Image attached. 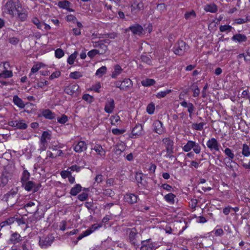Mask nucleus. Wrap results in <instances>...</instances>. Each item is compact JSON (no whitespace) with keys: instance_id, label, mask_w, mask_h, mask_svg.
Segmentation results:
<instances>
[{"instance_id":"1","label":"nucleus","mask_w":250,"mask_h":250,"mask_svg":"<svg viewBox=\"0 0 250 250\" xmlns=\"http://www.w3.org/2000/svg\"><path fill=\"white\" fill-rule=\"evenodd\" d=\"M2 10L21 21H25L28 17V11L22 8L21 3L18 0H8L3 5Z\"/></svg>"},{"instance_id":"2","label":"nucleus","mask_w":250,"mask_h":250,"mask_svg":"<svg viewBox=\"0 0 250 250\" xmlns=\"http://www.w3.org/2000/svg\"><path fill=\"white\" fill-rule=\"evenodd\" d=\"M189 49V46L183 41H179L176 45L174 52L175 54L182 55Z\"/></svg>"},{"instance_id":"3","label":"nucleus","mask_w":250,"mask_h":250,"mask_svg":"<svg viewBox=\"0 0 250 250\" xmlns=\"http://www.w3.org/2000/svg\"><path fill=\"white\" fill-rule=\"evenodd\" d=\"M165 144L167 150V156L169 158L173 157L172 155L173 153V141L169 138H166L162 140Z\"/></svg>"},{"instance_id":"4","label":"nucleus","mask_w":250,"mask_h":250,"mask_svg":"<svg viewBox=\"0 0 250 250\" xmlns=\"http://www.w3.org/2000/svg\"><path fill=\"white\" fill-rule=\"evenodd\" d=\"M54 240V237L52 235H48L40 239L39 245L42 248H46L51 245Z\"/></svg>"},{"instance_id":"5","label":"nucleus","mask_w":250,"mask_h":250,"mask_svg":"<svg viewBox=\"0 0 250 250\" xmlns=\"http://www.w3.org/2000/svg\"><path fill=\"white\" fill-rule=\"evenodd\" d=\"M131 12L133 14H136L138 12L144 9V4L141 0H133V3L130 6Z\"/></svg>"},{"instance_id":"6","label":"nucleus","mask_w":250,"mask_h":250,"mask_svg":"<svg viewBox=\"0 0 250 250\" xmlns=\"http://www.w3.org/2000/svg\"><path fill=\"white\" fill-rule=\"evenodd\" d=\"M51 139V134L47 131H43L42 133L41 139V149L44 150L46 149L47 145V140Z\"/></svg>"},{"instance_id":"7","label":"nucleus","mask_w":250,"mask_h":250,"mask_svg":"<svg viewBox=\"0 0 250 250\" xmlns=\"http://www.w3.org/2000/svg\"><path fill=\"white\" fill-rule=\"evenodd\" d=\"M207 146L210 151H218L219 150L220 145L214 138L209 139L207 142Z\"/></svg>"},{"instance_id":"8","label":"nucleus","mask_w":250,"mask_h":250,"mask_svg":"<svg viewBox=\"0 0 250 250\" xmlns=\"http://www.w3.org/2000/svg\"><path fill=\"white\" fill-rule=\"evenodd\" d=\"M156 245L150 242V239L142 241L140 250H155L157 249Z\"/></svg>"},{"instance_id":"9","label":"nucleus","mask_w":250,"mask_h":250,"mask_svg":"<svg viewBox=\"0 0 250 250\" xmlns=\"http://www.w3.org/2000/svg\"><path fill=\"white\" fill-rule=\"evenodd\" d=\"M23 186H24V188L28 191H33L34 192L38 191L40 188V185H36L34 182L31 181H29L23 183Z\"/></svg>"},{"instance_id":"10","label":"nucleus","mask_w":250,"mask_h":250,"mask_svg":"<svg viewBox=\"0 0 250 250\" xmlns=\"http://www.w3.org/2000/svg\"><path fill=\"white\" fill-rule=\"evenodd\" d=\"M18 191V188H12L7 194V201L9 202L11 205L14 204L18 200L17 198H15L16 195L17 194Z\"/></svg>"},{"instance_id":"11","label":"nucleus","mask_w":250,"mask_h":250,"mask_svg":"<svg viewBox=\"0 0 250 250\" xmlns=\"http://www.w3.org/2000/svg\"><path fill=\"white\" fill-rule=\"evenodd\" d=\"M114 108V100L112 98L108 99L105 103L104 108L105 112L109 114L113 112Z\"/></svg>"},{"instance_id":"12","label":"nucleus","mask_w":250,"mask_h":250,"mask_svg":"<svg viewBox=\"0 0 250 250\" xmlns=\"http://www.w3.org/2000/svg\"><path fill=\"white\" fill-rule=\"evenodd\" d=\"M124 199L126 202L132 205L137 202L138 197L133 193H126L124 196Z\"/></svg>"},{"instance_id":"13","label":"nucleus","mask_w":250,"mask_h":250,"mask_svg":"<svg viewBox=\"0 0 250 250\" xmlns=\"http://www.w3.org/2000/svg\"><path fill=\"white\" fill-rule=\"evenodd\" d=\"M12 175L10 173L7 171H3L0 177V186L4 187L8 182L9 179H11Z\"/></svg>"},{"instance_id":"14","label":"nucleus","mask_w":250,"mask_h":250,"mask_svg":"<svg viewBox=\"0 0 250 250\" xmlns=\"http://www.w3.org/2000/svg\"><path fill=\"white\" fill-rule=\"evenodd\" d=\"M138 233L135 229H132L129 234V242L134 247H138V242L137 240V236Z\"/></svg>"},{"instance_id":"15","label":"nucleus","mask_w":250,"mask_h":250,"mask_svg":"<svg viewBox=\"0 0 250 250\" xmlns=\"http://www.w3.org/2000/svg\"><path fill=\"white\" fill-rule=\"evenodd\" d=\"M129 30L131 31L133 34L140 35L142 33L143 28L141 25L138 24H134L126 29V31Z\"/></svg>"},{"instance_id":"16","label":"nucleus","mask_w":250,"mask_h":250,"mask_svg":"<svg viewBox=\"0 0 250 250\" xmlns=\"http://www.w3.org/2000/svg\"><path fill=\"white\" fill-rule=\"evenodd\" d=\"M93 46L98 48L97 49L100 51V54H104L107 49V46L102 42V41L95 42H93Z\"/></svg>"},{"instance_id":"17","label":"nucleus","mask_w":250,"mask_h":250,"mask_svg":"<svg viewBox=\"0 0 250 250\" xmlns=\"http://www.w3.org/2000/svg\"><path fill=\"white\" fill-rule=\"evenodd\" d=\"M79 88L78 84H71L65 87L64 92L67 94L72 95L78 90Z\"/></svg>"},{"instance_id":"18","label":"nucleus","mask_w":250,"mask_h":250,"mask_svg":"<svg viewBox=\"0 0 250 250\" xmlns=\"http://www.w3.org/2000/svg\"><path fill=\"white\" fill-rule=\"evenodd\" d=\"M153 126L154 131L156 133L162 134L164 132L163 124L161 121L158 120L155 121L153 124Z\"/></svg>"},{"instance_id":"19","label":"nucleus","mask_w":250,"mask_h":250,"mask_svg":"<svg viewBox=\"0 0 250 250\" xmlns=\"http://www.w3.org/2000/svg\"><path fill=\"white\" fill-rule=\"evenodd\" d=\"M87 148V146L84 141H80L74 147V150L78 153L85 151Z\"/></svg>"},{"instance_id":"20","label":"nucleus","mask_w":250,"mask_h":250,"mask_svg":"<svg viewBox=\"0 0 250 250\" xmlns=\"http://www.w3.org/2000/svg\"><path fill=\"white\" fill-rule=\"evenodd\" d=\"M231 39L233 41L241 43L246 42L247 40V37L244 34H236V35L233 36Z\"/></svg>"},{"instance_id":"21","label":"nucleus","mask_w":250,"mask_h":250,"mask_svg":"<svg viewBox=\"0 0 250 250\" xmlns=\"http://www.w3.org/2000/svg\"><path fill=\"white\" fill-rule=\"evenodd\" d=\"M13 102L20 108H23L25 106V104L23 101L17 95L13 96Z\"/></svg>"},{"instance_id":"22","label":"nucleus","mask_w":250,"mask_h":250,"mask_svg":"<svg viewBox=\"0 0 250 250\" xmlns=\"http://www.w3.org/2000/svg\"><path fill=\"white\" fill-rule=\"evenodd\" d=\"M122 86H121L122 90H126L128 88L132 86V82L129 79H125L122 81Z\"/></svg>"},{"instance_id":"23","label":"nucleus","mask_w":250,"mask_h":250,"mask_svg":"<svg viewBox=\"0 0 250 250\" xmlns=\"http://www.w3.org/2000/svg\"><path fill=\"white\" fill-rule=\"evenodd\" d=\"M143 127L141 124H137L133 128L132 130V134L134 136H140L142 134Z\"/></svg>"},{"instance_id":"24","label":"nucleus","mask_w":250,"mask_h":250,"mask_svg":"<svg viewBox=\"0 0 250 250\" xmlns=\"http://www.w3.org/2000/svg\"><path fill=\"white\" fill-rule=\"evenodd\" d=\"M22 240L20 234L15 232L13 233L10 238V241L13 244H15Z\"/></svg>"},{"instance_id":"25","label":"nucleus","mask_w":250,"mask_h":250,"mask_svg":"<svg viewBox=\"0 0 250 250\" xmlns=\"http://www.w3.org/2000/svg\"><path fill=\"white\" fill-rule=\"evenodd\" d=\"M204 10L206 12H209L211 13H215L217 10V6L214 4L211 3L210 4H207L204 7Z\"/></svg>"},{"instance_id":"26","label":"nucleus","mask_w":250,"mask_h":250,"mask_svg":"<svg viewBox=\"0 0 250 250\" xmlns=\"http://www.w3.org/2000/svg\"><path fill=\"white\" fill-rule=\"evenodd\" d=\"M13 72L11 70H5L0 73V79H7L12 77Z\"/></svg>"},{"instance_id":"27","label":"nucleus","mask_w":250,"mask_h":250,"mask_svg":"<svg viewBox=\"0 0 250 250\" xmlns=\"http://www.w3.org/2000/svg\"><path fill=\"white\" fill-rule=\"evenodd\" d=\"M82 186L80 184H77L72 188L70 191V194L72 196H76L82 190Z\"/></svg>"},{"instance_id":"28","label":"nucleus","mask_w":250,"mask_h":250,"mask_svg":"<svg viewBox=\"0 0 250 250\" xmlns=\"http://www.w3.org/2000/svg\"><path fill=\"white\" fill-rule=\"evenodd\" d=\"M30 176V173L26 169H24L21 177V182L22 185H23V183L25 182L29 181L28 180L29 179Z\"/></svg>"},{"instance_id":"29","label":"nucleus","mask_w":250,"mask_h":250,"mask_svg":"<svg viewBox=\"0 0 250 250\" xmlns=\"http://www.w3.org/2000/svg\"><path fill=\"white\" fill-rule=\"evenodd\" d=\"M224 152L225 153V155L228 157L229 160L231 162H233L232 160L234 159L235 155L232 150L229 148H226L224 150Z\"/></svg>"},{"instance_id":"30","label":"nucleus","mask_w":250,"mask_h":250,"mask_svg":"<svg viewBox=\"0 0 250 250\" xmlns=\"http://www.w3.org/2000/svg\"><path fill=\"white\" fill-rule=\"evenodd\" d=\"M42 116L46 119H53L55 118V114L49 109H46L42 111Z\"/></svg>"},{"instance_id":"31","label":"nucleus","mask_w":250,"mask_h":250,"mask_svg":"<svg viewBox=\"0 0 250 250\" xmlns=\"http://www.w3.org/2000/svg\"><path fill=\"white\" fill-rule=\"evenodd\" d=\"M93 149L101 156H104L105 155V151L100 145H96Z\"/></svg>"},{"instance_id":"32","label":"nucleus","mask_w":250,"mask_h":250,"mask_svg":"<svg viewBox=\"0 0 250 250\" xmlns=\"http://www.w3.org/2000/svg\"><path fill=\"white\" fill-rule=\"evenodd\" d=\"M122 69L121 66L117 64L115 66L114 70L112 72L111 77L113 78H116L119 74L121 73Z\"/></svg>"},{"instance_id":"33","label":"nucleus","mask_w":250,"mask_h":250,"mask_svg":"<svg viewBox=\"0 0 250 250\" xmlns=\"http://www.w3.org/2000/svg\"><path fill=\"white\" fill-rule=\"evenodd\" d=\"M242 154L245 157H249L250 155V147L246 144H244L242 146Z\"/></svg>"},{"instance_id":"34","label":"nucleus","mask_w":250,"mask_h":250,"mask_svg":"<svg viewBox=\"0 0 250 250\" xmlns=\"http://www.w3.org/2000/svg\"><path fill=\"white\" fill-rule=\"evenodd\" d=\"M43 66H44V64L42 63L34 65L31 69V73L30 74L29 76L31 77L33 73L37 72Z\"/></svg>"},{"instance_id":"35","label":"nucleus","mask_w":250,"mask_h":250,"mask_svg":"<svg viewBox=\"0 0 250 250\" xmlns=\"http://www.w3.org/2000/svg\"><path fill=\"white\" fill-rule=\"evenodd\" d=\"M102 227L101 225L95 224L92 225L90 228L88 229L87 230H86V234H90L91 233H92L93 231H94L95 230L98 229V228H100Z\"/></svg>"},{"instance_id":"36","label":"nucleus","mask_w":250,"mask_h":250,"mask_svg":"<svg viewBox=\"0 0 250 250\" xmlns=\"http://www.w3.org/2000/svg\"><path fill=\"white\" fill-rule=\"evenodd\" d=\"M194 141H188L187 143L183 146V149L185 152L189 151L192 148H193V146Z\"/></svg>"},{"instance_id":"37","label":"nucleus","mask_w":250,"mask_h":250,"mask_svg":"<svg viewBox=\"0 0 250 250\" xmlns=\"http://www.w3.org/2000/svg\"><path fill=\"white\" fill-rule=\"evenodd\" d=\"M155 81L151 79H146L141 82L142 84L144 86H149L155 83Z\"/></svg>"},{"instance_id":"38","label":"nucleus","mask_w":250,"mask_h":250,"mask_svg":"<svg viewBox=\"0 0 250 250\" xmlns=\"http://www.w3.org/2000/svg\"><path fill=\"white\" fill-rule=\"evenodd\" d=\"M32 22L37 26L38 28L40 29H42L44 25V23L40 22L39 19L36 17L32 19Z\"/></svg>"},{"instance_id":"39","label":"nucleus","mask_w":250,"mask_h":250,"mask_svg":"<svg viewBox=\"0 0 250 250\" xmlns=\"http://www.w3.org/2000/svg\"><path fill=\"white\" fill-rule=\"evenodd\" d=\"M78 55V52L77 51H75L73 54H72L67 59V62L69 64H73L74 63V61L75 59L76 58Z\"/></svg>"},{"instance_id":"40","label":"nucleus","mask_w":250,"mask_h":250,"mask_svg":"<svg viewBox=\"0 0 250 250\" xmlns=\"http://www.w3.org/2000/svg\"><path fill=\"white\" fill-rule=\"evenodd\" d=\"M175 195L171 193L166 195L164 197L165 199L168 203H173L174 202Z\"/></svg>"},{"instance_id":"41","label":"nucleus","mask_w":250,"mask_h":250,"mask_svg":"<svg viewBox=\"0 0 250 250\" xmlns=\"http://www.w3.org/2000/svg\"><path fill=\"white\" fill-rule=\"evenodd\" d=\"M106 67L105 66H103L97 70L96 75L99 77H102L106 73Z\"/></svg>"},{"instance_id":"42","label":"nucleus","mask_w":250,"mask_h":250,"mask_svg":"<svg viewBox=\"0 0 250 250\" xmlns=\"http://www.w3.org/2000/svg\"><path fill=\"white\" fill-rule=\"evenodd\" d=\"M70 3L67 0L61 1L58 3V6L63 9L68 8Z\"/></svg>"},{"instance_id":"43","label":"nucleus","mask_w":250,"mask_h":250,"mask_svg":"<svg viewBox=\"0 0 250 250\" xmlns=\"http://www.w3.org/2000/svg\"><path fill=\"white\" fill-rule=\"evenodd\" d=\"M70 77L73 79H78L83 76L81 72L79 71H75L71 72L69 75Z\"/></svg>"},{"instance_id":"44","label":"nucleus","mask_w":250,"mask_h":250,"mask_svg":"<svg viewBox=\"0 0 250 250\" xmlns=\"http://www.w3.org/2000/svg\"><path fill=\"white\" fill-rule=\"evenodd\" d=\"M140 59L142 62L146 63L147 64L150 65L151 64V60L149 56L142 55Z\"/></svg>"},{"instance_id":"45","label":"nucleus","mask_w":250,"mask_h":250,"mask_svg":"<svg viewBox=\"0 0 250 250\" xmlns=\"http://www.w3.org/2000/svg\"><path fill=\"white\" fill-rule=\"evenodd\" d=\"M240 55H243V57L244 58V60L250 63V48H249L247 49L246 51V54H241Z\"/></svg>"},{"instance_id":"46","label":"nucleus","mask_w":250,"mask_h":250,"mask_svg":"<svg viewBox=\"0 0 250 250\" xmlns=\"http://www.w3.org/2000/svg\"><path fill=\"white\" fill-rule=\"evenodd\" d=\"M27 125L22 120L17 121V125L16 127L18 129H25L27 128Z\"/></svg>"},{"instance_id":"47","label":"nucleus","mask_w":250,"mask_h":250,"mask_svg":"<svg viewBox=\"0 0 250 250\" xmlns=\"http://www.w3.org/2000/svg\"><path fill=\"white\" fill-rule=\"evenodd\" d=\"M205 124L204 123H200L199 124H193L192 125V128L196 130H202L203 129Z\"/></svg>"},{"instance_id":"48","label":"nucleus","mask_w":250,"mask_h":250,"mask_svg":"<svg viewBox=\"0 0 250 250\" xmlns=\"http://www.w3.org/2000/svg\"><path fill=\"white\" fill-rule=\"evenodd\" d=\"M232 27L229 25H221L219 27L220 31L221 32H229L232 29Z\"/></svg>"},{"instance_id":"49","label":"nucleus","mask_w":250,"mask_h":250,"mask_svg":"<svg viewBox=\"0 0 250 250\" xmlns=\"http://www.w3.org/2000/svg\"><path fill=\"white\" fill-rule=\"evenodd\" d=\"M83 99L89 103H91L94 101L93 97L88 94H84L83 96Z\"/></svg>"},{"instance_id":"50","label":"nucleus","mask_w":250,"mask_h":250,"mask_svg":"<svg viewBox=\"0 0 250 250\" xmlns=\"http://www.w3.org/2000/svg\"><path fill=\"white\" fill-rule=\"evenodd\" d=\"M170 92L171 90H167L166 91L159 92L157 94L156 97L158 98H164Z\"/></svg>"},{"instance_id":"51","label":"nucleus","mask_w":250,"mask_h":250,"mask_svg":"<svg viewBox=\"0 0 250 250\" xmlns=\"http://www.w3.org/2000/svg\"><path fill=\"white\" fill-rule=\"evenodd\" d=\"M155 110L154 104L152 103L149 104L146 107V111L149 114H152Z\"/></svg>"},{"instance_id":"52","label":"nucleus","mask_w":250,"mask_h":250,"mask_svg":"<svg viewBox=\"0 0 250 250\" xmlns=\"http://www.w3.org/2000/svg\"><path fill=\"white\" fill-rule=\"evenodd\" d=\"M192 149L196 154H199L200 152L201 147L200 145L195 142H194Z\"/></svg>"},{"instance_id":"53","label":"nucleus","mask_w":250,"mask_h":250,"mask_svg":"<svg viewBox=\"0 0 250 250\" xmlns=\"http://www.w3.org/2000/svg\"><path fill=\"white\" fill-rule=\"evenodd\" d=\"M55 56L57 58H61L64 56L63 51L60 48H58L55 50Z\"/></svg>"},{"instance_id":"54","label":"nucleus","mask_w":250,"mask_h":250,"mask_svg":"<svg viewBox=\"0 0 250 250\" xmlns=\"http://www.w3.org/2000/svg\"><path fill=\"white\" fill-rule=\"evenodd\" d=\"M97 54H100V51H98L97 49L91 50L87 53V55L91 59L93 58Z\"/></svg>"},{"instance_id":"55","label":"nucleus","mask_w":250,"mask_h":250,"mask_svg":"<svg viewBox=\"0 0 250 250\" xmlns=\"http://www.w3.org/2000/svg\"><path fill=\"white\" fill-rule=\"evenodd\" d=\"M57 121L59 123L63 124L67 122L68 118L66 115H62L61 117L58 118Z\"/></svg>"},{"instance_id":"56","label":"nucleus","mask_w":250,"mask_h":250,"mask_svg":"<svg viewBox=\"0 0 250 250\" xmlns=\"http://www.w3.org/2000/svg\"><path fill=\"white\" fill-rule=\"evenodd\" d=\"M195 16H196V14L193 10H192L189 12H187L185 14V18L187 20L189 19L192 17L194 18V17H195Z\"/></svg>"},{"instance_id":"57","label":"nucleus","mask_w":250,"mask_h":250,"mask_svg":"<svg viewBox=\"0 0 250 250\" xmlns=\"http://www.w3.org/2000/svg\"><path fill=\"white\" fill-rule=\"evenodd\" d=\"M125 129H119L118 128H113L112 129V132L116 135H118L124 133L125 132Z\"/></svg>"},{"instance_id":"58","label":"nucleus","mask_w":250,"mask_h":250,"mask_svg":"<svg viewBox=\"0 0 250 250\" xmlns=\"http://www.w3.org/2000/svg\"><path fill=\"white\" fill-rule=\"evenodd\" d=\"M61 176L65 179L71 175V171H69L68 169L66 170L62 171L61 173Z\"/></svg>"},{"instance_id":"59","label":"nucleus","mask_w":250,"mask_h":250,"mask_svg":"<svg viewBox=\"0 0 250 250\" xmlns=\"http://www.w3.org/2000/svg\"><path fill=\"white\" fill-rule=\"evenodd\" d=\"M249 21L248 18L246 17L245 18H238L235 20V22L237 24H242L246 22Z\"/></svg>"},{"instance_id":"60","label":"nucleus","mask_w":250,"mask_h":250,"mask_svg":"<svg viewBox=\"0 0 250 250\" xmlns=\"http://www.w3.org/2000/svg\"><path fill=\"white\" fill-rule=\"evenodd\" d=\"M116 152L117 153L120 154L124 150V147L123 145L119 144L116 145L115 147Z\"/></svg>"},{"instance_id":"61","label":"nucleus","mask_w":250,"mask_h":250,"mask_svg":"<svg viewBox=\"0 0 250 250\" xmlns=\"http://www.w3.org/2000/svg\"><path fill=\"white\" fill-rule=\"evenodd\" d=\"M88 197V194L86 193H82L79 194L78 196V198L79 200L83 201L85 200Z\"/></svg>"},{"instance_id":"62","label":"nucleus","mask_w":250,"mask_h":250,"mask_svg":"<svg viewBox=\"0 0 250 250\" xmlns=\"http://www.w3.org/2000/svg\"><path fill=\"white\" fill-rule=\"evenodd\" d=\"M194 106H193V104L191 103H188V111L189 113V116L190 117H191L192 114L194 111Z\"/></svg>"},{"instance_id":"63","label":"nucleus","mask_w":250,"mask_h":250,"mask_svg":"<svg viewBox=\"0 0 250 250\" xmlns=\"http://www.w3.org/2000/svg\"><path fill=\"white\" fill-rule=\"evenodd\" d=\"M193 87L194 88V89H192L193 90V97H196L197 96H198L199 95V94H200V89L199 88H198V87L197 86V85H195V86H193Z\"/></svg>"},{"instance_id":"64","label":"nucleus","mask_w":250,"mask_h":250,"mask_svg":"<svg viewBox=\"0 0 250 250\" xmlns=\"http://www.w3.org/2000/svg\"><path fill=\"white\" fill-rule=\"evenodd\" d=\"M103 194L106 196L111 197L114 195V192L110 189H106L103 192Z\"/></svg>"}]
</instances>
